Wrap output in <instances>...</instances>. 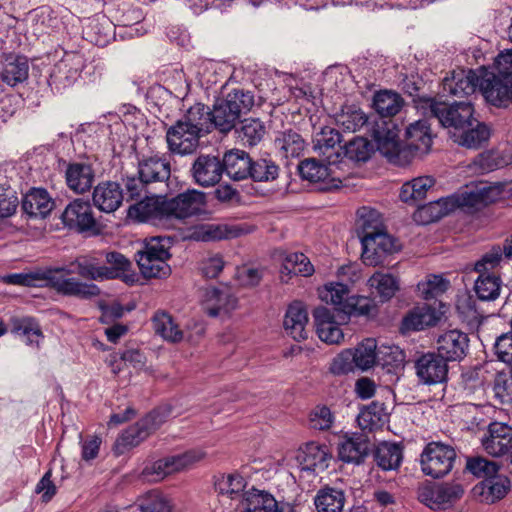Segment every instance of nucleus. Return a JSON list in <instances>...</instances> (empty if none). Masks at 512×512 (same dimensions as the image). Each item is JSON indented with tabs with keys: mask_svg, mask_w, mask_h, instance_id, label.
<instances>
[{
	"mask_svg": "<svg viewBox=\"0 0 512 512\" xmlns=\"http://www.w3.org/2000/svg\"><path fill=\"white\" fill-rule=\"evenodd\" d=\"M337 125L346 132H356L366 126L377 150L391 163L402 164L405 150L398 142V128L392 121L372 119L361 109L347 106L336 117Z\"/></svg>",
	"mask_w": 512,
	"mask_h": 512,
	"instance_id": "obj_1",
	"label": "nucleus"
},
{
	"mask_svg": "<svg viewBox=\"0 0 512 512\" xmlns=\"http://www.w3.org/2000/svg\"><path fill=\"white\" fill-rule=\"evenodd\" d=\"M376 216L375 211H369L367 215L362 212L359 221L361 258L364 264L373 267L383 265L387 257L397 250L396 241L379 227Z\"/></svg>",
	"mask_w": 512,
	"mask_h": 512,
	"instance_id": "obj_2",
	"label": "nucleus"
},
{
	"mask_svg": "<svg viewBox=\"0 0 512 512\" xmlns=\"http://www.w3.org/2000/svg\"><path fill=\"white\" fill-rule=\"evenodd\" d=\"M503 193L500 183L476 182L466 185L459 193L439 199L435 206L440 208L437 217H441L460 208L465 212H474L497 201Z\"/></svg>",
	"mask_w": 512,
	"mask_h": 512,
	"instance_id": "obj_3",
	"label": "nucleus"
},
{
	"mask_svg": "<svg viewBox=\"0 0 512 512\" xmlns=\"http://www.w3.org/2000/svg\"><path fill=\"white\" fill-rule=\"evenodd\" d=\"M420 107L424 109V114L436 118L443 127L451 129L452 137L454 133L472 127L475 121L474 108L470 102L447 104L433 98H426L420 100Z\"/></svg>",
	"mask_w": 512,
	"mask_h": 512,
	"instance_id": "obj_4",
	"label": "nucleus"
},
{
	"mask_svg": "<svg viewBox=\"0 0 512 512\" xmlns=\"http://www.w3.org/2000/svg\"><path fill=\"white\" fill-rule=\"evenodd\" d=\"M318 294L323 302L348 316H367L374 307L370 299L352 295L348 285L338 281L326 283Z\"/></svg>",
	"mask_w": 512,
	"mask_h": 512,
	"instance_id": "obj_5",
	"label": "nucleus"
},
{
	"mask_svg": "<svg viewBox=\"0 0 512 512\" xmlns=\"http://www.w3.org/2000/svg\"><path fill=\"white\" fill-rule=\"evenodd\" d=\"M168 244V239L154 237L146 241L143 250L137 252L136 261L145 278H165L170 275Z\"/></svg>",
	"mask_w": 512,
	"mask_h": 512,
	"instance_id": "obj_6",
	"label": "nucleus"
},
{
	"mask_svg": "<svg viewBox=\"0 0 512 512\" xmlns=\"http://www.w3.org/2000/svg\"><path fill=\"white\" fill-rule=\"evenodd\" d=\"M456 459L457 452L452 445L432 441L424 447L420 455L421 470L432 478H442L452 471Z\"/></svg>",
	"mask_w": 512,
	"mask_h": 512,
	"instance_id": "obj_7",
	"label": "nucleus"
},
{
	"mask_svg": "<svg viewBox=\"0 0 512 512\" xmlns=\"http://www.w3.org/2000/svg\"><path fill=\"white\" fill-rule=\"evenodd\" d=\"M204 457L205 453L202 450L192 449L182 454L168 456L146 464L141 475L149 482H158L172 473L189 468Z\"/></svg>",
	"mask_w": 512,
	"mask_h": 512,
	"instance_id": "obj_8",
	"label": "nucleus"
},
{
	"mask_svg": "<svg viewBox=\"0 0 512 512\" xmlns=\"http://www.w3.org/2000/svg\"><path fill=\"white\" fill-rule=\"evenodd\" d=\"M84 66L85 59L81 53L65 51L51 70L49 85L58 92L72 86L79 78Z\"/></svg>",
	"mask_w": 512,
	"mask_h": 512,
	"instance_id": "obj_9",
	"label": "nucleus"
},
{
	"mask_svg": "<svg viewBox=\"0 0 512 512\" xmlns=\"http://www.w3.org/2000/svg\"><path fill=\"white\" fill-rule=\"evenodd\" d=\"M190 231L192 240L211 242L238 238L251 233L253 227L247 223H201Z\"/></svg>",
	"mask_w": 512,
	"mask_h": 512,
	"instance_id": "obj_10",
	"label": "nucleus"
},
{
	"mask_svg": "<svg viewBox=\"0 0 512 512\" xmlns=\"http://www.w3.org/2000/svg\"><path fill=\"white\" fill-rule=\"evenodd\" d=\"M463 493V487L457 483L425 485L419 488L418 499L430 509L440 510L451 506Z\"/></svg>",
	"mask_w": 512,
	"mask_h": 512,
	"instance_id": "obj_11",
	"label": "nucleus"
},
{
	"mask_svg": "<svg viewBox=\"0 0 512 512\" xmlns=\"http://www.w3.org/2000/svg\"><path fill=\"white\" fill-rule=\"evenodd\" d=\"M479 79V90L488 103L503 107L512 101V80L500 79L485 68L479 69Z\"/></svg>",
	"mask_w": 512,
	"mask_h": 512,
	"instance_id": "obj_12",
	"label": "nucleus"
},
{
	"mask_svg": "<svg viewBox=\"0 0 512 512\" xmlns=\"http://www.w3.org/2000/svg\"><path fill=\"white\" fill-rule=\"evenodd\" d=\"M206 204L204 192L189 189L175 197L167 198L169 220H184L201 213Z\"/></svg>",
	"mask_w": 512,
	"mask_h": 512,
	"instance_id": "obj_13",
	"label": "nucleus"
},
{
	"mask_svg": "<svg viewBox=\"0 0 512 512\" xmlns=\"http://www.w3.org/2000/svg\"><path fill=\"white\" fill-rule=\"evenodd\" d=\"M239 512H294L289 502H278L270 493L255 488L244 493L237 504Z\"/></svg>",
	"mask_w": 512,
	"mask_h": 512,
	"instance_id": "obj_14",
	"label": "nucleus"
},
{
	"mask_svg": "<svg viewBox=\"0 0 512 512\" xmlns=\"http://www.w3.org/2000/svg\"><path fill=\"white\" fill-rule=\"evenodd\" d=\"M128 216L140 222H150L155 225L162 224L169 220L167 197L146 196L129 207Z\"/></svg>",
	"mask_w": 512,
	"mask_h": 512,
	"instance_id": "obj_15",
	"label": "nucleus"
},
{
	"mask_svg": "<svg viewBox=\"0 0 512 512\" xmlns=\"http://www.w3.org/2000/svg\"><path fill=\"white\" fill-rule=\"evenodd\" d=\"M46 277L45 285L65 296L80 299H91L100 294V289L97 285L82 282L74 277L56 275L53 271H47Z\"/></svg>",
	"mask_w": 512,
	"mask_h": 512,
	"instance_id": "obj_16",
	"label": "nucleus"
},
{
	"mask_svg": "<svg viewBox=\"0 0 512 512\" xmlns=\"http://www.w3.org/2000/svg\"><path fill=\"white\" fill-rule=\"evenodd\" d=\"M61 219L65 226L77 232H87L97 229V220L91 204L82 199L70 202L62 213Z\"/></svg>",
	"mask_w": 512,
	"mask_h": 512,
	"instance_id": "obj_17",
	"label": "nucleus"
},
{
	"mask_svg": "<svg viewBox=\"0 0 512 512\" xmlns=\"http://www.w3.org/2000/svg\"><path fill=\"white\" fill-rule=\"evenodd\" d=\"M416 375L426 385L443 383L448 375V361L436 352L421 355L415 362Z\"/></svg>",
	"mask_w": 512,
	"mask_h": 512,
	"instance_id": "obj_18",
	"label": "nucleus"
},
{
	"mask_svg": "<svg viewBox=\"0 0 512 512\" xmlns=\"http://www.w3.org/2000/svg\"><path fill=\"white\" fill-rule=\"evenodd\" d=\"M162 421L158 412L154 411L149 413L146 417L127 428L118 437L116 441L117 450L123 453L129 448L137 446L146 439L153 430L157 429Z\"/></svg>",
	"mask_w": 512,
	"mask_h": 512,
	"instance_id": "obj_19",
	"label": "nucleus"
},
{
	"mask_svg": "<svg viewBox=\"0 0 512 512\" xmlns=\"http://www.w3.org/2000/svg\"><path fill=\"white\" fill-rule=\"evenodd\" d=\"M512 441V427L502 422H492L481 438L483 450L492 457L505 456Z\"/></svg>",
	"mask_w": 512,
	"mask_h": 512,
	"instance_id": "obj_20",
	"label": "nucleus"
},
{
	"mask_svg": "<svg viewBox=\"0 0 512 512\" xmlns=\"http://www.w3.org/2000/svg\"><path fill=\"white\" fill-rule=\"evenodd\" d=\"M203 136L182 122H176L166 132V141L170 152L179 155L193 153Z\"/></svg>",
	"mask_w": 512,
	"mask_h": 512,
	"instance_id": "obj_21",
	"label": "nucleus"
},
{
	"mask_svg": "<svg viewBox=\"0 0 512 512\" xmlns=\"http://www.w3.org/2000/svg\"><path fill=\"white\" fill-rule=\"evenodd\" d=\"M436 344V353L446 361H461L468 351L469 338L464 332L453 329L440 334Z\"/></svg>",
	"mask_w": 512,
	"mask_h": 512,
	"instance_id": "obj_22",
	"label": "nucleus"
},
{
	"mask_svg": "<svg viewBox=\"0 0 512 512\" xmlns=\"http://www.w3.org/2000/svg\"><path fill=\"white\" fill-rule=\"evenodd\" d=\"M223 174V165L216 156L200 155L192 164L191 175L196 184L212 187L219 183Z\"/></svg>",
	"mask_w": 512,
	"mask_h": 512,
	"instance_id": "obj_23",
	"label": "nucleus"
},
{
	"mask_svg": "<svg viewBox=\"0 0 512 512\" xmlns=\"http://www.w3.org/2000/svg\"><path fill=\"white\" fill-rule=\"evenodd\" d=\"M479 70L453 71L450 77H445L442 84L443 92L458 98L472 95L479 88Z\"/></svg>",
	"mask_w": 512,
	"mask_h": 512,
	"instance_id": "obj_24",
	"label": "nucleus"
},
{
	"mask_svg": "<svg viewBox=\"0 0 512 512\" xmlns=\"http://www.w3.org/2000/svg\"><path fill=\"white\" fill-rule=\"evenodd\" d=\"M124 193L121 185L114 181H102L94 187L92 201L104 213L115 212L122 204Z\"/></svg>",
	"mask_w": 512,
	"mask_h": 512,
	"instance_id": "obj_25",
	"label": "nucleus"
},
{
	"mask_svg": "<svg viewBox=\"0 0 512 512\" xmlns=\"http://www.w3.org/2000/svg\"><path fill=\"white\" fill-rule=\"evenodd\" d=\"M405 135L407 140V147H404L401 143H399L401 148L405 150V154H403L402 157L405 156L406 159L401 165L409 162L408 156L412 150L421 154H425L430 150L432 145L430 127L426 120H418L414 123H411L406 129ZM398 142L400 141L398 140Z\"/></svg>",
	"mask_w": 512,
	"mask_h": 512,
	"instance_id": "obj_26",
	"label": "nucleus"
},
{
	"mask_svg": "<svg viewBox=\"0 0 512 512\" xmlns=\"http://www.w3.org/2000/svg\"><path fill=\"white\" fill-rule=\"evenodd\" d=\"M331 458L329 448L325 444L309 442L300 449L297 456L301 470L308 472H322L328 467Z\"/></svg>",
	"mask_w": 512,
	"mask_h": 512,
	"instance_id": "obj_27",
	"label": "nucleus"
},
{
	"mask_svg": "<svg viewBox=\"0 0 512 512\" xmlns=\"http://www.w3.org/2000/svg\"><path fill=\"white\" fill-rule=\"evenodd\" d=\"M237 306V298L228 288L210 287L204 293V309L211 317L227 315Z\"/></svg>",
	"mask_w": 512,
	"mask_h": 512,
	"instance_id": "obj_28",
	"label": "nucleus"
},
{
	"mask_svg": "<svg viewBox=\"0 0 512 512\" xmlns=\"http://www.w3.org/2000/svg\"><path fill=\"white\" fill-rule=\"evenodd\" d=\"M316 331L319 339L330 345H339L344 340V333L335 321L333 313L326 307L314 311Z\"/></svg>",
	"mask_w": 512,
	"mask_h": 512,
	"instance_id": "obj_29",
	"label": "nucleus"
},
{
	"mask_svg": "<svg viewBox=\"0 0 512 512\" xmlns=\"http://www.w3.org/2000/svg\"><path fill=\"white\" fill-rule=\"evenodd\" d=\"M442 313L429 304L415 306L402 321V329L406 331H421L435 326L441 319Z\"/></svg>",
	"mask_w": 512,
	"mask_h": 512,
	"instance_id": "obj_30",
	"label": "nucleus"
},
{
	"mask_svg": "<svg viewBox=\"0 0 512 512\" xmlns=\"http://www.w3.org/2000/svg\"><path fill=\"white\" fill-rule=\"evenodd\" d=\"M369 450L366 439L359 434H345L339 439L338 457L345 463L360 464Z\"/></svg>",
	"mask_w": 512,
	"mask_h": 512,
	"instance_id": "obj_31",
	"label": "nucleus"
},
{
	"mask_svg": "<svg viewBox=\"0 0 512 512\" xmlns=\"http://www.w3.org/2000/svg\"><path fill=\"white\" fill-rule=\"evenodd\" d=\"M95 178L92 166L84 162L69 163L65 170L66 184L77 194H83L90 190Z\"/></svg>",
	"mask_w": 512,
	"mask_h": 512,
	"instance_id": "obj_32",
	"label": "nucleus"
},
{
	"mask_svg": "<svg viewBox=\"0 0 512 512\" xmlns=\"http://www.w3.org/2000/svg\"><path fill=\"white\" fill-rule=\"evenodd\" d=\"M54 205V200L43 188L31 189L22 200V209L31 218H46Z\"/></svg>",
	"mask_w": 512,
	"mask_h": 512,
	"instance_id": "obj_33",
	"label": "nucleus"
},
{
	"mask_svg": "<svg viewBox=\"0 0 512 512\" xmlns=\"http://www.w3.org/2000/svg\"><path fill=\"white\" fill-rule=\"evenodd\" d=\"M340 143V133L333 128L325 127L316 135L314 149L326 158L329 165H334L342 161Z\"/></svg>",
	"mask_w": 512,
	"mask_h": 512,
	"instance_id": "obj_34",
	"label": "nucleus"
},
{
	"mask_svg": "<svg viewBox=\"0 0 512 512\" xmlns=\"http://www.w3.org/2000/svg\"><path fill=\"white\" fill-rule=\"evenodd\" d=\"M510 488L511 482L508 477L495 474L477 484L473 492L481 497V501L492 504L504 498Z\"/></svg>",
	"mask_w": 512,
	"mask_h": 512,
	"instance_id": "obj_35",
	"label": "nucleus"
},
{
	"mask_svg": "<svg viewBox=\"0 0 512 512\" xmlns=\"http://www.w3.org/2000/svg\"><path fill=\"white\" fill-rule=\"evenodd\" d=\"M170 163L165 157L158 155L144 157L138 163V174L148 184L164 182L170 177Z\"/></svg>",
	"mask_w": 512,
	"mask_h": 512,
	"instance_id": "obj_36",
	"label": "nucleus"
},
{
	"mask_svg": "<svg viewBox=\"0 0 512 512\" xmlns=\"http://www.w3.org/2000/svg\"><path fill=\"white\" fill-rule=\"evenodd\" d=\"M307 324L308 313L303 303L290 304L284 318L286 332L296 341L304 340L307 338Z\"/></svg>",
	"mask_w": 512,
	"mask_h": 512,
	"instance_id": "obj_37",
	"label": "nucleus"
},
{
	"mask_svg": "<svg viewBox=\"0 0 512 512\" xmlns=\"http://www.w3.org/2000/svg\"><path fill=\"white\" fill-rule=\"evenodd\" d=\"M251 158L242 150H231L225 153L222 162L223 172L235 181L249 178L251 173Z\"/></svg>",
	"mask_w": 512,
	"mask_h": 512,
	"instance_id": "obj_38",
	"label": "nucleus"
},
{
	"mask_svg": "<svg viewBox=\"0 0 512 512\" xmlns=\"http://www.w3.org/2000/svg\"><path fill=\"white\" fill-rule=\"evenodd\" d=\"M72 266H76V273L84 279L93 281H103L115 279V272L108 267L101 265L100 261L94 256L78 257Z\"/></svg>",
	"mask_w": 512,
	"mask_h": 512,
	"instance_id": "obj_39",
	"label": "nucleus"
},
{
	"mask_svg": "<svg viewBox=\"0 0 512 512\" xmlns=\"http://www.w3.org/2000/svg\"><path fill=\"white\" fill-rule=\"evenodd\" d=\"M86 38L97 46H105L114 37V25L105 15H96L84 29Z\"/></svg>",
	"mask_w": 512,
	"mask_h": 512,
	"instance_id": "obj_40",
	"label": "nucleus"
},
{
	"mask_svg": "<svg viewBox=\"0 0 512 512\" xmlns=\"http://www.w3.org/2000/svg\"><path fill=\"white\" fill-rule=\"evenodd\" d=\"M435 185L432 176H419L405 182L400 190V199L408 204H416L426 198L427 192Z\"/></svg>",
	"mask_w": 512,
	"mask_h": 512,
	"instance_id": "obj_41",
	"label": "nucleus"
},
{
	"mask_svg": "<svg viewBox=\"0 0 512 512\" xmlns=\"http://www.w3.org/2000/svg\"><path fill=\"white\" fill-rule=\"evenodd\" d=\"M152 324L155 333L165 341L177 343L185 338L184 332L180 329L179 325L165 311L156 312L152 317Z\"/></svg>",
	"mask_w": 512,
	"mask_h": 512,
	"instance_id": "obj_42",
	"label": "nucleus"
},
{
	"mask_svg": "<svg viewBox=\"0 0 512 512\" xmlns=\"http://www.w3.org/2000/svg\"><path fill=\"white\" fill-rule=\"evenodd\" d=\"M490 137V130L484 123L475 119L472 127L464 128L458 133H454V141L461 146L469 149H477Z\"/></svg>",
	"mask_w": 512,
	"mask_h": 512,
	"instance_id": "obj_43",
	"label": "nucleus"
},
{
	"mask_svg": "<svg viewBox=\"0 0 512 512\" xmlns=\"http://www.w3.org/2000/svg\"><path fill=\"white\" fill-rule=\"evenodd\" d=\"M274 144L279 154L284 158H297L302 155L305 148L303 138L293 130L279 132Z\"/></svg>",
	"mask_w": 512,
	"mask_h": 512,
	"instance_id": "obj_44",
	"label": "nucleus"
},
{
	"mask_svg": "<svg viewBox=\"0 0 512 512\" xmlns=\"http://www.w3.org/2000/svg\"><path fill=\"white\" fill-rule=\"evenodd\" d=\"M29 65L25 57L10 56L6 59L1 79L9 86H16L28 78Z\"/></svg>",
	"mask_w": 512,
	"mask_h": 512,
	"instance_id": "obj_45",
	"label": "nucleus"
},
{
	"mask_svg": "<svg viewBox=\"0 0 512 512\" xmlns=\"http://www.w3.org/2000/svg\"><path fill=\"white\" fill-rule=\"evenodd\" d=\"M402 97L392 91H380L374 95L373 107L380 117L373 119H384L396 115L403 106Z\"/></svg>",
	"mask_w": 512,
	"mask_h": 512,
	"instance_id": "obj_46",
	"label": "nucleus"
},
{
	"mask_svg": "<svg viewBox=\"0 0 512 512\" xmlns=\"http://www.w3.org/2000/svg\"><path fill=\"white\" fill-rule=\"evenodd\" d=\"M387 421L383 403L372 402L364 407L357 416V423L362 430L373 431L381 428Z\"/></svg>",
	"mask_w": 512,
	"mask_h": 512,
	"instance_id": "obj_47",
	"label": "nucleus"
},
{
	"mask_svg": "<svg viewBox=\"0 0 512 512\" xmlns=\"http://www.w3.org/2000/svg\"><path fill=\"white\" fill-rule=\"evenodd\" d=\"M402 449L395 443H380L374 452L376 464L385 471L397 469L402 461Z\"/></svg>",
	"mask_w": 512,
	"mask_h": 512,
	"instance_id": "obj_48",
	"label": "nucleus"
},
{
	"mask_svg": "<svg viewBox=\"0 0 512 512\" xmlns=\"http://www.w3.org/2000/svg\"><path fill=\"white\" fill-rule=\"evenodd\" d=\"M177 122H182L186 126L196 130V132L204 135L209 132L210 109L201 103H196L190 107L186 114Z\"/></svg>",
	"mask_w": 512,
	"mask_h": 512,
	"instance_id": "obj_49",
	"label": "nucleus"
},
{
	"mask_svg": "<svg viewBox=\"0 0 512 512\" xmlns=\"http://www.w3.org/2000/svg\"><path fill=\"white\" fill-rule=\"evenodd\" d=\"M314 503L318 512H341L345 495L340 489L325 487L318 491Z\"/></svg>",
	"mask_w": 512,
	"mask_h": 512,
	"instance_id": "obj_50",
	"label": "nucleus"
},
{
	"mask_svg": "<svg viewBox=\"0 0 512 512\" xmlns=\"http://www.w3.org/2000/svg\"><path fill=\"white\" fill-rule=\"evenodd\" d=\"M368 285L371 289L375 290L384 301L391 299L399 290L400 286L398 277L381 271L375 272L368 279Z\"/></svg>",
	"mask_w": 512,
	"mask_h": 512,
	"instance_id": "obj_51",
	"label": "nucleus"
},
{
	"mask_svg": "<svg viewBox=\"0 0 512 512\" xmlns=\"http://www.w3.org/2000/svg\"><path fill=\"white\" fill-rule=\"evenodd\" d=\"M246 481L240 474H228L221 476L215 483L216 490L222 496H227L231 500H236L240 503L244 497V489Z\"/></svg>",
	"mask_w": 512,
	"mask_h": 512,
	"instance_id": "obj_52",
	"label": "nucleus"
},
{
	"mask_svg": "<svg viewBox=\"0 0 512 512\" xmlns=\"http://www.w3.org/2000/svg\"><path fill=\"white\" fill-rule=\"evenodd\" d=\"M341 149V156L354 162H366L374 151V146L364 137H354Z\"/></svg>",
	"mask_w": 512,
	"mask_h": 512,
	"instance_id": "obj_53",
	"label": "nucleus"
},
{
	"mask_svg": "<svg viewBox=\"0 0 512 512\" xmlns=\"http://www.w3.org/2000/svg\"><path fill=\"white\" fill-rule=\"evenodd\" d=\"M502 280L494 274H479L475 280L474 290L483 301H492L500 295Z\"/></svg>",
	"mask_w": 512,
	"mask_h": 512,
	"instance_id": "obj_54",
	"label": "nucleus"
},
{
	"mask_svg": "<svg viewBox=\"0 0 512 512\" xmlns=\"http://www.w3.org/2000/svg\"><path fill=\"white\" fill-rule=\"evenodd\" d=\"M378 344L375 339L367 338L359 343L353 350L356 367L366 371L376 365Z\"/></svg>",
	"mask_w": 512,
	"mask_h": 512,
	"instance_id": "obj_55",
	"label": "nucleus"
},
{
	"mask_svg": "<svg viewBox=\"0 0 512 512\" xmlns=\"http://www.w3.org/2000/svg\"><path fill=\"white\" fill-rule=\"evenodd\" d=\"M449 285V280L442 275L429 274L417 284V291L421 298L432 300L445 293Z\"/></svg>",
	"mask_w": 512,
	"mask_h": 512,
	"instance_id": "obj_56",
	"label": "nucleus"
},
{
	"mask_svg": "<svg viewBox=\"0 0 512 512\" xmlns=\"http://www.w3.org/2000/svg\"><path fill=\"white\" fill-rule=\"evenodd\" d=\"M236 132L244 145L255 146L263 139L266 129L259 119L249 118L241 122Z\"/></svg>",
	"mask_w": 512,
	"mask_h": 512,
	"instance_id": "obj_57",
	"label": "nucleus"
},
{
	"mask_svg": "<svg viewBox=\"0 0 512 512\" xmlns=\"http://www.w3.org/2000/svg\"><path fill=\"white\" fill-rule=\"evenodd\" d=\"M13 332L23 338L27 344H39L43 338L40 325L31 317L16 318L13 320Z\"/></svg>",
	"mask_w": 512,
	"mask_h": 512,
	"instance_id": "obj_58",
	"label": "nucleus"
},
{
	"mask_svg": "<svg viewBox=\"0 0 512 512\" xmlns=\"http://www.w3.org/2000/svg\"><path fill=\"white\" fill-rule=\"evenodd\" d=\"M405 358L404 351L397 345H378L376 365L397 369L404 366Z\"/></svg>",
	"mask_w": 512,
	"mask_h": 512,
	"instance_id": "obj_59",
	"label": "nucleus"
},
{
	"mask_svg": "<svg viewBox=\"0 0 512 512\" xmlns=\"http://www.w3.org/2000/svg\"><path fill=\"white\" fill-rule=\"evenodd\" d=\"M315 269L309 258L299 252L289 253L283 262L282 272L287 274L301 275L304 277L311 276Z\"/></svg>",
	"mask_w": 512,
	"mask_h": 512,
	"instance_id": "obj_60",
	"label": "nucleus"
},
{
	"mask_svg": "<svg viewBox=\"0 0 512 512\" xmlns=\"http://www.w3.org/2000/svg\"><path fill=\"white\" fill-rule=\"evenodd\" d=\"M298 170L302 179L315 183L325 182L331 175V169L327 165L313 158L302 161Z\"/></svg>",
	"mask_w": 512,
	"mask_h": 512,
	"instance_id": "obj_61",
	"label": "nucleus"
},
{
	"mask_svg": "<svg viewBox=\"0 0 512 512\" xmlns=\"http://www.w3.org/2000/svg\"><path fill=\"white\" fill-rule=\"evenodd\" d=\"M210 120L211 124L213 123L220 131L227 132L234 127L238 118L237 114L228 109V105L221 99L216 102L213 111H210Z\"/></svg>",
	"mask_w": 512,
	"mask_h": 512,
	"instance_id": "obj_62",
	"label": "nucleus"
},
{
	"mask_svg": "<svg viewBox=\"0 0 512 512\" xmlns=\"http://www.w3.org/2000/svg\"><path fill=\"white\" fill-rule=\"evenodd\" d=\"M47 271L36 270L23 273H13L2 277L3 282L11 285L26 287H42L46 284Z\"/></svg>",
	"mask_w": 512,
	"mask_h": 512,
	"instance_id": "obj_63",
	"label": "nucleus"
},
{
	"mask_svg": "<svg viewBox=\"0 0 512 512\" xmlns=\"http://www.w3.org/2000/svg\"><path fill=\"white\" fill-rule=\"evenodd\" d=\"M223 100L228 105V109L237 114V118H239L242 113L248 112L254 104L252 93L242 89L232 90Z\"/></svg>",
	"mask_w": 512,
	"mask_h": 512,
	"instance_id": "obj_64",
	"label": "nucleus"
}]
</instances>
